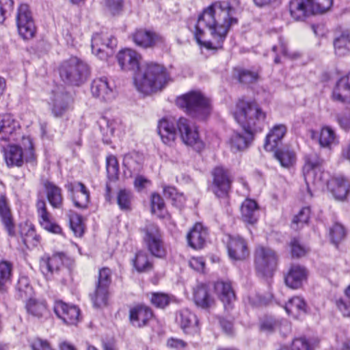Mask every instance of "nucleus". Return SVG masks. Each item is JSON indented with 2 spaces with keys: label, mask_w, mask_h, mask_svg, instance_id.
Masks as SVG:
<instances>
[{
  "label": "nucleus",
  "mask_w": 350,
  "mask_h": 350,
  "mask_svg": "<svg viewBox=\"0 0 350 350\" xmlns=\"http://www.w3.org/2000/svg\"><path fill=\"white\" fill-rule=\"evenodd\" d=\"M235 1H219L204 10L194 25L197 42L208 49H218L230 28L238 23Z\"/></svg>",
  "instance_id": "nucleus-1"
},
{
  "label": "nucleus",
  "mask_w": 350,
  "mask_h": 350,
  "mask_svg": "<svg viewBox=\"0 0 350 350\" xmlns=\"http://www.w3.org/2000/svg\"><path fill=\"white\" fill-rule=\"evenodd\" d=\"M234 116L245 131V135L234 132L230 138V148L237 152L247 148L254 134L262 131L267 115L256 103L241 100L237 104Z\"/></svg>",
  "instance_id": "nucleus-2"
},
{
  "label": "nucleus",
  "mask_w": 350,
  "mask_h": 350,
  "mask_svg": "<svg viewBox=\"0 0 350 350\" xmlns=\"http://www.w3.org/2000/svg\"><path fill=\"white\" fill-rule=\"evenodd\" d=\"M163 118L158 123L157 131L163 144L172 146L176 139V129L182 142L187 146H192L197 151L204 148V144L199 137L196 126L185 118H180L176 122Z\"/></svg>",
  "instance_id": "nucleus-3"
},
{
  "label": "nucleus",
  "mask_w": 350,
  "mask_h": 350,
  "mask_svg": "<svg viewBox=\"0 0 350 350\" xmlns=\"http://www.w3.org/2000/svg\"><path fill=\"white\" fill-rule=\"evenodd\" d=\"M169 79L168 73L162 65L147 63L144 68L135 74L134 84L136 89L145 94L161 90Z\"/></svg>",
  "instance_id": "nucleus-4"
},
{
  "label": "nucleus",
  "mask_w": 350,
  "mask_h": 350,
  "mask_svg": "<svg viewBox=\"0 0 350 350\" xmlns=\"http://www.w3.org/2000/svg\"><path fill=\"white\" fill-rule=\"evenodd\" d=\"M176 105L191 117L204 120L211 112L210 100L199 91H191L179 96Z\"/></svg>",
  "instance_id": "nucleus-5"
},
{
  "label": "nucleus",
  "mask_w": 350,
  "mask_h": 350,
  "mask_svg": "<svg viewBox=\"0 0 350 350\" xmlns=\"http://www.w3.org/2000/svg\"><path fill=\"white\" fill-rule=\"evenodd\" d=\"M62 80L67 85L80 86L90 75V68L86 63L77 57H72L63 62L59 68Z\"/></svg>",
  "instance_id": "nucleus-6"
},
{
  "label": "nucleus",
  "mask_w": 350,
  "mask_h": 350,
  "mask_svg": "<svg viewBox=\"0 0 350 350\" xmlns=\"http://www.w3.org/2000/svg\"><path fill=\"white\" fill-rule=\"evenodd\" d=\"M140 230L143 234V243L150 254L155 258H164L167 250L159 226L154 223H148Z\"/></svg>",
  "instance_id": "nucleus-7"
},
{
  "label": "nucleus",
  "mask_w": 350,
  "mask_h": 350,
  "mask_svg": "<svg viewBox=\"0 0 350 350\" xmlns=\"http://www.w3.org/2000/svg\"><path fill=\"white\" fill-rule=\"evenodd\" d=\"M111 282V271L109 268H102L99 271L98 281L94 291L90 294L91 299L95 307L107 305L109 286Z\"/></svg>",
  "instance_id": "nucleus-8"
},
{
  "label": "nucleus",
  "mask_w": 350,
  "mask_h": 350,
  "mask_svg": "<svg viewBox=\"0 0 350 350\" xmlns=\"http://www.w3.org/2000/svg\"><path fill=\"white\" fill-rule=\"evenodd\" d=\"M116 45V39L107 32L96 33L92 38V52L101 59H106L111 56Z\"/></svg>",
  "instance_id": "nucleus-9"
},
{
  "label": "nucleus",
  "mask_w": 350,
  "mask_h": 350,
  "mask_svg": "<svg viewBox=\"0 0 350 350\" xmlns=\"http://www.w3.org/2000/svg\"><path fill=\"white\" fill-rule=\"evenodd\" d=\"M213 184L211 189L218 198H226L232 183V177L228 169L217 166L212 171Z\"/></svg>",
  "instance_id": "nucleus-10"
},
{
  "label": "nucleus",
  "mask_w": 350,
  "mask_h": 350,
  "mask_svg": "<svg viewBox=\"0 0 350 350\" xmlns=\"http://www.w3.org/2000/svg\"><path fill=\"white\" fill-rule=\"evenodd\" d=\"M133 42L142 49L165 46V39L161 34L145 29H137L131 35Z\"/></svg>",
  "instance_id": "nucleus-11"
},
{
  "label": "nucleus",
  "mask_w": 350,
  "mask_h": 350,
  "mask_svg": "<svg viewBox=\"0 0 350 350\" xmlns=\"http://www.w3.org/2000/svg\"><path fill=\"white\" fill-rule=\"evenodd\" d=\"M254 262L256 270L266 275L272 272L276 267L278 257L271 248L259 246L255 251Z\"/></svg>",
  "instance_id": "nucleus-12"
},
{
  "label": "nucleus",
  "mask_w": 350,
  "mask_h": 350,
  "mask_svg": "<svg viewBox=\"0 0 350 350\" xmlns=\"http://www.w3.org/2000/svg\"><path fill=\"white\" fill-rule=\"evenodd\" d=\"M130 321L133 326H161L154 317L152 310L147 306H139L130 310Z\"/></svg>",
  "instance_id": "nucleus-13"
},
{
  "label": "nucleus",
  "mask_w": 350,
  "mask_h": 350,
  "mask_svg": "<svg viewBox=\"0 0 350 350\" xmlns=\"http://www.w3.org/2000/svg\"><path fill=\"white\" fill-rule=\"evenodd\" d=\"M332 98L336 101L350 103V85L345 80L340 79L333 90ZM338 120L342 129H350V117H340Z\"/></svg>",
  "instance_id": "nucleus-14"
},
{
  "label": "nucleus",
  "mask_w": 350,
  "mask_h": 350,
  "mask_svg": "<svg viewBox=\"0 0 350 350\" xmlns=\"http://www.w3.org/2000/svg\"><path fill=\"white\" fill-rule=\"evenodd\" d=\"M21 125L11 114L0 115V141L16 140Z\"/></svg>",
  "instance_id": "nucleus-15"
},
{
  "label": "nucleus",
  "mask_w": 350,
  "mask_h": 350,
  "mask_svg": "<svg viewBox=\"0 0 350 350\" xmlns=\"http://www.w3.org/2000/svg\"><path fill=\"white\" fill-rule=\"evenodd\" d=\"M66 188L70 193L75 206L79 208H87L90 203V191L85 185L81 183H69Z\"/></svg>",
  "instance_id": "nucleus-16"
},
{
  "label": "nucleus",
  "mask_w": 350,
  "mask_h": 350,
  "mask_svg": "<svg viewBox=\"0 0 350 350\" xmlns=\"http://www.w3.org/2000/svg\"><path fill=\"white\" fill-rule=\"evenodd\" d=\"M54 312L62 319L66 325L77 326L79 321L80 310L75 306H68L66 303L58 301L55 302Z\"/></svg>",
  "instance_id": "nucleus-17"
},
{
  "label": "nucleus",
  "mask_w": 350,
  "mask_h": 350,
  "mask_svg": "<svg viewBox=\"0 0 350 350\" xmlns=\"http://www.w3.org/2000/svg\"><path fill=\"white\" fill-rule=\"evenodd\" d=\"M117 59L122 70L136 71L139 68L142 55L133 49H125L118 53Z\"/></svg>",
  "instance_id": "nucleus-18"
},
{
  "label": "nucleus",
  "mask_w": 350,
  "mask_h": 350,
  "mask_svg": "<svg viewBox=\"0 0 350 350\" xmlns=\"http://www.w3.org/2000/svg\"><path fill=\"white\" fill-rule=\"evenodd\" d=\"M327 185L336 200H344L350 193V180L343 176L332 177Z\"/></svg>",
  "instance_id": "nucleus-19"
},
{
  "label": "nucleus",
  "mask_w": 350,
  "mask_h": 350,
  "mask_svg": "<svg viewBox=\"0 0 350 350\" xmlns=\"http://www.w3.org/2000/svg\"><path fill=\"white\" fill-rule=\"evenodd\" d=\"M91 92L93 96L105 102L111 101L115 97L113 89L105 77H98L92 81Z\"/></svg>",
  "instance_id": "nucleus-20"
},
{
  "label": "nucleus",
  "mask_w": 350,
  "mask_h": 350,
  "mask_svg": "<svg viewBox=\"0 0 350 350\" xmlns=\"http://www.w3.org/2000/svg\"><path fill=\"white\" fill-rule=\"evenodd\" d=\"M227 247L229 257L232 260H242L249 256L247 243L239 236H230Z\"/></svg>",
  "instance_id": "nucleus-21"
},
{
  "label": "nucleus",
  "mask_w": 350,
  "mask_h": 350,
  "mask_svg": "<svg viewBox=\"0 0 350 350\" xmlns=\"http://www.w3.org/2000/svg\"><path fill=\"white\" fill-rule=\"evenodd\" d=\"M193 301L200 308L208 310L215 305V299L210 292L208 286L204 284L197 285L193 288Z\"/></svg>",
  "instance_id": "nucleus-22"
},
{
  "label": "nucleus",
  "mask_w": 350,
  "mask_h": 350,
  "mask_svg": "<svg viewBox=\"0 0 350 350\" xmlns=\"http://www.w3.org/2000/svg\"><path fill=\"white\" fill-rule=\"evenodd\" d=\"M323 160L317 153H310L305 157V165L303 167L305 180L307 185L310 182L317 183L314 177L316 170L323 164Z\"/></svg>",
  "instance_id": "nucleus-23"
},
{
  "label": "nucleus",
  "mask_w": 350,
  "mask_h": 350,
  "mask_svg": "<svg viewBox=\"0 0 350 350\" xmlns=\"http://www.w3.org/2000/svg\"><path fill=\"white\" fill-rule=\"evenodd\" d=\"M208 232L200 223H197L187 236L188 244L195 250L202 249L206 243Z\"/></svg>",
  "instance_id": "nucleus-24"
},
{
  "label": "nucleus",
  "mask_w": 350,
  "mask_h": 350,
  "mask_svg": "<svg viewBox=\"0 0 350 350\" xmlns=\"http://www.w3.org/2000/svg\"><path fill=\"white\" fill-rule=\"evenodd\" d=\"M308 271L304 267L294 265H292L285 277L286 284L293 289L299 288L306 280Z\"/></svg>",
  "instance_id": "nucleus-25"
},
{
  "label": "nucleus",
  "mask_w": 350,
  "mask_h": 350,
  "mask_svg": "<svg viewBox=\"0 0 350 350\" xmlns=\"http://www.w3.org/2000/svg\"><path fill=\"white\" fill-rule=\"evenodd\" d=\"M215 288L219 299L224 305L225 310H230L232 308V303L236 299V296L230 282L219 281L215 283Z\"/></svg>",
  "instance_id": "nucleus-26"
},
{
  "label": "nucleus",
  "mask_w": 350,
  "mask_h": 350,
  "mask_svg": "<svg viewBox=\"0 0 350 350\" xmlns=\"http://www.w3.org/2000/svg\"><path fill=\"white\" fill-rule=\"evenodd\" d=\"M289 9L291 16L297 21H302L313 14L309 0H291Z\"/></svg>",
  "instance_id": "nucleus-27"
},
{
  "label": "nucleus",
  "mask_w": 350,
  "mask_h": 350,
  "mask_svg": "<svg viewBox=\"0 0 350 350\" xmlns=\"http://www.w3.org/2000/svg\"><path fill=\"white\" fill-rule=\"evenodd\" d=\"M62 265L63 255L61 254H56L52 256L45 254L41 257L40 260V270L46 275L57 271Z\"/></svg>",
  "instance_id": "nucleus-28"
},
{
  "label": "nucleus",
  "mask_w": 350,
  "mask_h": 350,
  "mask_svg": "<svg viewBox=\"0 0 350 350\" xmlns=\"http://www.w3.org/2000/svg\"><path fill=\"white\" fill-rule=\"evenodd\" d=\"M71 96L66 92H56L53 99L52 112L54 116L62 117L69 109L72 103Z\"/></svg>",
  "instance_id": "nucleus-29"
},
{
  "label": "nucleus",
  "mask_w": 350,
  "mask_h": 350,
  "mask_svg": "<svg viewBox=\"0 0 350 350\" xmlns=\"http://www.w3.org/2000/svg\"><path fill=\"white\" fill-rule=\"evenodd\" d=\"M37 211L40 216V223L41 226L46 230L53 233H60L61 228L51 222L50 220V215L46 210V203L44 200H38L36 203Z\"/></svg>",
  "instance_id": "nucleus-30"
},
{
  "label": "nucleus",
  "mask_w": 350,
  "mask_h": 350,
  "mask_svg": "<svg viewBox=\"0 0 350 350\" xmlns=\"http://www.w3.org/2000/svg\"><path fill=\"white\" fill-rule=\"evenodd\" d=\"M286 132L284 124H278L273 126L267 135L264 148L267 151H273L278 146Z\"/></svg>",
  "instance_id": "nucleus-31"
},
{
  "label": "nucleus",
  "mask_w": 350,
  "mask_h": 350,
  "mask_svg": "<svg viewBox=\"0 0 350 350\" xmlns=\"http://www.w3.org/2000/svg\"><path fill=\"white\" fill-rule=\"evenodd\" d=\"M0 217L9 236L15 237V225L10 210L7 204L6 199L4 196L0 197Z\"/></svg>",
  "instance_id": "nucleus-32"
},
{
  "label": "nucleus",
  "mask_w": 350,
  "mask_h": 350,
  "mask_svg": "<svg viewBox=\"0 0 350 350\" xmlns=\"http://www.w3.org/2000/svg\"><path fill=\"white\" fill-rule=\"evenodd\" d=\"M44 188L49 202L54 208H61L63 204L62 189L54 183L46 181Z\"/></svg>",
  "instance_id": "nucleus-33"
},
{
  "label": "nucleus",
  "mask_w": 350,
  "mask_h": 350,
  "mask_svg": "<svg viewBox=\"0 0 350 350\" xmlns=\"http://www.w3.org/2000/svg\"><path fill=\"white\" fill-rule=\"evenodd\" d=\"M241 216L243 220L250 224H254L258 221V205L251 199H246L241 205Z\"/></svg>",
  "instance_id": "nucleus-34"
},
{
  "label": "nucleus",
  "mask_w": 350,
  "mask_h": 350,
  "mask_svg": "<svg viewBox=\"0 0 350 350\" xmlns=\"http://www.w3.org/2000/svg\"><path fill=\"white\" fill-rule=\"evenodd\" d=\"M284 309L286 313L298 318L306 312V304L300 297H293L286 304Z\"/></svg>",
  "instance_id": "nucleus-35"
},
{
  "label": "nucleus",
  "mask_w": 350,
  "mask_h": 350,
  "mask_svg": "<svg viewBox=\"0 0 350 350\" xmlns=\"http://www.w3.org/2000/svg\"><path fill=\"white\" fill-rule=\"evenodd\" d=\"M36 27L31 11L27 5H23V40H29L35 36Z\"/></svg>",
  "instance_id": "nucleus-36"
},
{
  "label": "nucleus",
  "mask_w": 350,
  "mask_h": 350,
  "mask_svg": "<svg viewBox=\"0 0 350 350\" xmlns=\"http://www.w3.org/2000/svg\"><path fill=\"white\" fill-rule=\"evenodd\" d=\"M4 156L8 167L22 166V148L19 145H10Z\"/></svg>",
  "instance_id": "nucleus-37"
},
{
  "label": "nucleus",
  "mask_w": 350,
  "mask_h": 350,
  "mask_svg": "<svg viewBox=\"0 0 350 350\" xmlns=\"http://www.w3.org/2000/svg\"><path fill=\"white\" fill-rule=\"evenodd\" d=\"M24 161L31 167H34L37 164L33 139L29 136L26 137H23V162Z\"/></svg>",
  "instance_id": "nucleus-38"
},
{
  "label": "nucleus",
  "mask_w": 350,
  "mask_h": 350,
  "mask_svg": "<svg viewBox=\"0 0 350 350\" xmlns=\"http://www.w3.org/2000/svg\"><path fill=\"white\" fill-rule=\"evenodd\" d=\"M319 142L321 147L331 148L338 143L334 131L329 126H323L319 133Z\"/></svg>",
  "instance_id": "nucleus-39"
},
{
  "label": "nucleus",
  "mask_w": 350,
  "mask_h": 350,
  "mask_svg": "<svg viewBox=\"0 0 350 350\" xmlns=\"http://www.w3.org/2000/svg\"><path fill=\"white\" fill-rule=\"evenodd\" d=\"M100 130L105 138V142H109V138L113 135L118 126V122L114 120H110L105 116H102L98 120Z\"/></svg>",
  "instance_id": "nucleus-40"
},
{
  "label": "nucleus",
  "mask_w": 350,
  "mask_h": 350,
  "mask_svg": "<svg viewBox=\"0 0 350 350\" xmlns=\"http://www.w3.org/2000/svg\"><path fill=\"white\" fill-rule=\"evenodd\" d=\"M134 266L138 272L148 271L152 269V262L146 252L139 251L136 254Z\"/></svg>",
  "instance_id": "nucleus-41"
},
{
  "label": "nucleus",
  "mask_w": 350,
  "mask_h": 350,
  "mask_svg": "<svg viewBox=\"0 0 350 350\" xmlns=\"http://www.w3.org/2000/svg\"><path fill=\"white\" fill-rule=\"evenodd\" d=\"M176 320L181 328L193 327L198 325L197 317L189 310H181L176 317Z\"/></svg>",
  "instance_id": "nucleus-42"
},
{
  "label": "nucleus",
  "mask_w": 350,
  "mask_h": 350,
  "mask_svg": "<svg viewBox=\"0 0 350 350\" xmlns=\"http://www.w3.org/2000/svg\"><path fill=\"white\" fill-rule=\"evenodd\" d=\"M336 53L338 55H345L350 51V33L343 32L341 36L334 41Z\"/></svg>",
  "instance_id": "nucleus-43"
},
{
  "label": "nucleus",
  "mask_w": 350,
  "mask_h": 350,
  "mask_svg": "<svg viewBox=\"0 0 350 350\" xmlns=\"http://www.w3.org/2000/svg\"><path fill=\"white\" fill-rule=\"evenodd\" d=\"M172 299L173 297L164 293L157 292L150 293V302L157 308H165L170 304Z\"/></svg>",
  "instance_id": "nucleus-44"
},
{
  "label": "nucleus",
  "mask_w": 350,
  "mask_h": 350,
  "mask_svg": "<svg viewBox=\"0 0 350 350\" xmlns=\"http://www.w3.org/2000/svg\"><path fill=\"white\" fill-rule=\"evenodd\" d=\"M25 238L23 239V243L27 247H33L38 245L40 242V237L36 233L34 227L31 224L26 222L25 226H23V231L26 230Z\"/></svg>",
  "instance_id": "nucleus-45"
},
{
  "label": "nucleus",
  "mask_w": 350,
  "mask_h": 350,
  "mask_svg": "<svg viewBox=\"0 0 350 350\" xmlns=\"http://www.w3.org/2000/svg\"><path fill=\"white\" fill-rule=\"evenodd\" d=\"M275 156L280 161L282 166L288 167L295 161V154L294 152L288 149H282L275 151Z\"/></svg>",
  "instance_id": "nucleus-46"
},
{
  "label": "nucleus",
  "mask_w": 350,
  "mask_h": 350,
  "mask_svg": "<svg viewBox=\"0 0 350 350\" xmlns=\"http://www.w3.org/2000/svg\"><path fill=\"white\" fill-rule=\"evenodd\" d=\"M12 264L6 260L0 262V293L5 291V283L10 279Z\"/></svg>",
  "instance_id": "nucleus-47"
},
{
  "label": "nucleus",
  "mask_w": 350,
  "mask_h": 350,
  "mask_svg": "<svg viewBox=\"0 0 350 350\" xmlns=\"http://www.w3.org/2000/svg\"><path fill=\"white\" fill-rule=\"evenodd\" d=\"M137 154H127L124 157L123 165L129 170L131 173H137L140 172L142 164L137 160Z\"/></svg>",
  "instance_id": "nucleus-48"
},
{
  "label": "nucleus",
  "mask_w": 350,
  "mask_h": 350,
  "mask_svg": "<svg viewBox=\"0 0 350 350\" xmlns=\"http://www.w3.org/2000/svg\"><path fill=\"white\" fill-rule=\"evenodd\" d=\"M29 313L36 317L42 316L46 311V307L44 302L38 301L34 299H29L26 305Z\"/></svg>",
  "instance_id": "nucleus-49"
},
{
  "label": "nucleus",
  "mask_w": 350,
  "mask_h": 350,
  "mask_svg": "<svg viewBox=\"0 0 350 350\" xmlns=\"http://www.w3.org/2000/svg\"><path fill=\"white\" fill-rule=\"evenodd\" d=\"M70 226L76 237H81L84 232V224L82 217L77 214L72 213L70 215Z\"/></svg>",
  "instance_id": "nucleus-50"
},
{
  "label": "nucleus",
  "mask_w": 350,
  "mask_h": 350,
  "mask_svg": "<svg viewBox=\"0 0 350 350\" xmlns=\"http://www.w3.org/2000/svg\"><path fill=\"white\" fill-rule=\"evenodd\" d=\"M259 77L257 71H251L250 70L241 69L238 71L237 78L239 81L244 84H250L258 81Z\"/></svg>",
  "instance_id": "nucleus-51"
},
{
  "label": "nucleus",
  "mask_w": 350,
  "mask_h": 350,
  "mask_svg": "<svg viewBox=\"0 0 350 350\" xmlns=\"http://www.w3.org/2000/svg\"><path fill=\"white\" fill-rule=\"evenodd\" d=\"M107 172L109 179L116 180L118 178L119 165L116 157L111 155L107 158Z\"/></svg>",
  "instance_id": "nucleus-52"
},
{
  "label": "nucleus",
  "mask_w": 350,
  "mask_h": 350,
  "mask_svg": "<svg viewBox=\"0 0 350 350\" xmlns=\"http://www.w3.org/2000/svg\"><path fill=\"white\" fill-rule=\"evenodd\" d=\"M310 209L309 207L303 208L293 219L292 228L297 230L309 220Z\"/></svg>",
  "instance_id": "nucleus-53"
},
{
  "label": "nucleus",
  "mask_w": 350,
  "mask_h": 350,
  "mask_svg": "<svg viewBox=\"0 0 350 350\" xmlns=\"http://www.w3.org/2000/svg\"><path fill=\"white\" fill-rule=\"evenodd\" d=\"M132 195L129 191L121 189L117 196V202L120 208L122 211L131 209Z\"/></svg>",
  "instance_id": "nucleus-54"
},
{
  "label": "nucleus",
  "mask_w": 350,
  "mask_h": 350,
  "mask_svg": "<svg viewBox=\"0 0 350 350\" xmlns=\"http://www.w3.org/2000/svg\"><path fill=\"white\" fill-rule=\"evenodd\" d=\"M152 213L159 217H164L165 204L162 198L157 193H153L151 198Z\"/></svg>",
  "instance_id": "nucleus-55"
},
{
  "label": "nucleus",
  "mask_w": 350,
  "mask_h": 350,
  "mask_svg": "<svg viewBox=\"0 0 350 350\" xmlns=\"http://www.w3.org/2000/svg\"><path fill=\"white\" fill-rule=\"evenodd\" d=\"M313 14H322L329 10L333 0H309Z\"/></svg>",
  "instance_id": "nucleus-56"
},
{
  "label": "nucleus",
  "mask_w": 350,
  "mask_h": 350,
  "mask_svg": "<svg viewBox=\"0 0 350 350\" xmlns=\"http://www.w3.org/2000/svg\"><path fill=\"white\" fill-rule=\"evenodd\" d=\"M329 236L332 242L337 245L345 238V230L344 227L340 224H334L329 230Z\"/></svg>",
  "instance_id": "nucleus-57"
},
{
  "label": "nucleus",
  "mask_w": 350,
  "mask_h": 350,
  "mask_svg": "<svg viewBox=\"0 0 350 350\" xmlns=\"http://www.w3.org/2000/svg\"><path fill=\"white\" fill-rule=\"evenodd\" d=\"M314 345L304 337L297 338L293 340L291 350H313Z\"/></svg>",
  "instance_id": "nucleus-58"
},
{
  "label": "nucleus",
  "mask_w": 350,
  "mask_h": 350,
  "mask_svg": "<svg viewBox=\"0 0 350 350\" xmlns=\"http://www.w3.org/2000/svg\"><path fill=\"white\" fill-rule=\"evenodd\" d=\"M12 0H0V24H2L13 10Z\"/></svg>",
  "instance_id": "nucleus-59"
},
{
  "label": "nucleus",
  "mask_w": 350,
  "mask_h": 350,
  "mask_svg": "<svg viewBox=\"0 0 350 350\" xmlns=\"http://www.w3.org/2000/svg\"><path fill=\"white\" fill-rule=\"evenodd\" d=\"M291 254L293 257H301L305 255L306 253V248L302 246L299 240L293 239L291 241Z\"/></svg>",
  "instance_id": "nucleus-60"
},
{
  "label": "nucleus",
  "mask_w": 350,
  "mask_h": 350,
  "mask_svg": "<svg viewBox=\"0 0 350 350\" xmlns=\"http://www.w3.org/2000/svg\"><path fill=\"white\" fill-rule=\"evenodd\" d=\"M282 321L276 320L271 317H265L260 322V328H276L284 326Z\"/></svg>",
  "instance_id": "nucleus-61"
},
{
  "label": "nucleus",
  "mask_w": 350,
  "mask_h": 350,
  "mask_svg": "<svg viewBox=\"0 0 350 350\" xmlns=\"http://www.w3.org/2000/svg\"><path fill=\"white\" fill-rule=\"evenodd\" d=\"M103 350H117L116 340L112 336H106L101 339Z\"/></svg>",
  "instance_id": "nucleus-62"
},
{
  "label": "nucleus",
  "mask_w": 350,
  "mask_h": 350,
  "mask_svg": "<svg viewBox=\"0 0 350 350\" xmlns=\"http://www.w3.org/2000/svg\"><path fill=\"white\" fill-rule=\"evenodd\" d=\"M31 347L33 350H53L46 340L40 338L35 339Z\"/></svg>",
  "instance_id": "nucleus-63"
},
{
  "label": "nucleus",
  "mask_w": 350,
  "mask_h": 350,
  "mask_svg": "<svg viewBox=\"0 0 350 350\" xmlns=\"http://www.w3.org/2000/svg\"><path fill=\"white\" fill-rule=\"evenodd\" d=\"M337 306L344 316L350 317V299L338 300Z\"/></svg>",
  "instance_id": "nucleus-64"
}]
</instances>
